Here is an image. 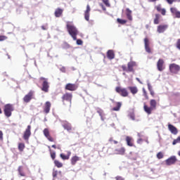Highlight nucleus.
Instances as JSON below:
<instances>
[{"label": "nucleus", "mask_w": 180, "mask_h": 180, "mask_svg": "<svg viewBox=\"0 0 180 180\" xmlns=\"http://www.w3.org/2000/svg\"><path fill=\"white\" fill-rule=\"evenodd\" d=\"M67 29L69 34L72 37L73 40H77V35L78 34V30L72 24L68 23Z\"/></svg>", "instance_id": "obj_1"}, {"label": "nucleus", "mask_w": 180, "mask_h": 180, "mask_svg": "<svg viewBox=\"0 0 180 180\" xmlns=\"http://www.w3.org/2000/svg\"><path fill=\"white\" fill-rule=\"evenodd\" d=\"M4 115L6 117H11L12 116V112H13V105L11 104H7L4 106Z\"/></svg>", "instance_id": "obj_2"}, {"label": "nucleus", "mask_w": 180, "mask_h": 180, "mask_svg": "<svg viewBox=\"0 0 180 180\" xmlns=\"http://www.w3.org/2000/svg\"><path fill=\"white\" fill-rule=\"evenodd\" d=\"M169 70L171 74H178L180 72V66L176 63H171L169 65Z\"/></svg>", "instance_id": "obj_3"}, {"label": "nucleus", "mask_w": 180, "mask_h": 180, "mask_svg": "<svg viewBox=\"0 0 180 180\" xmlns=\"http://www.w3.org/2000/svg\"><path fill=\"white\" fill-rule=\"evenodd\" d=\"M40 81H42V88L41 91L44 92H49V88H50V85H49V82L47 79L44 77H40Z\"/></svg>", "instance_id": "obj_4"}, {"label": "nucleus", "mask_w": 180, "mask_h": 180, "mask_svg": "<svg viewBox=\"0 0 180 180\" xmlns=\"http://www.w3.org/2000/svg\"><path fill=\"white\" fill-rule=\"evenodd\" d=\"M176 161H178V159H176V156H171L170 158L165 160L166 165H174V164H175Z\"/></svg>", "instance_id": "obj_5"}, {"label": "nucleus", "mask_w": 180, "mask_h": 180, "mask_svg": "<svg viewBox=\"0 0 180 180\" xmlns=\"http://www.w3.org/2000/svg\"><path fill=\"white\" fill-rule=\"evenodd\" d=\"M134 67H137V63L135 61H130L127 64L128 72H134Z\"/></svg>", "instance_id": "obj_6"}, {"label": "nucleus", "mask_w": 180, "mask_h": 180, "mask_svg": "<svg viewBox=\"0 0 180 180\" xmlns=\"http://www.w3.org/2000/svg\"><path fill=\"white\" fill-rule=\"evenodd\" d=\"M32 129V127L30 125H28L25 131L24 132L23 139L24 140H29V137L32 135V132L30 131V129Z\"/></svg>", "instance_id": "obj_7"}, {"label": "nucleus", "mask_w": 180, "mask_h": 180, "mask_svg": "<svg viewBox=\"0 0 180 180\" xmlns=\"http://www.w3.org/2000/svg\"><path fill=\"white\" fill-rule=\"evenodd\" d=\"M116 92L120 94L122 96L126 97L129 95V92H127V89H122L120 87H117L115 89Z\"/></svg>", "instance_id": "obj_8"}, {"label": "nucleus", "mask_w": 180, "mask_h": 180, "mask_svg": "<svg viewBox=\"0 0 180 180\" xmlns=\"http://www.w3.org/2000/svg\"><path fill=\"white\" fill-rule=\"evenodd\" d=\"M43 133H44V136H45L46 139H47V140H49V141H54V139H53V137H51V135H50V131H49V129L45 128L43 130Z\"/></svg>", "instance_id": "obj_9"}, {"label": "nucleus", "mask_w": 180, "mask_h": 180, "mask_svg": "<svg viewBox=\"0 0 180 180\" xmlns=\"http://www.w3.org/2000/svg\"><path fill=\"white\" fill-rule=\"evenodd\" d=\"M34 94V91H30L27 95L25 96L23 98L24 102L26 103H29L30 101H32V98L33 96V94Z\"/></svg>", "instance_id": "obj_10"}, {"label": "nucleus", "mask_w": 180, "mask_h": 180, "mask_svg": "<svg viewBox=\"0 0 180 180\" xmlns=\"http://www.w3.org/2000/svg\"><path fill=\"white\" fill-rule=\"evenodd\" d=\"M157 68L158 71H164L165 70V66L164 65V60L159 59L157 63Z\"/></svg>", "instance_id": "obj_11"}, {"label": "nucleus", "mask_w": 180, "mask_h": 180, "mask_svg": "<svg viewBox=\"0 0 180 180\" xmlns=\"http://www.w3.org/2000/svg\"><path fill=\"white\" fill-rule=\"evenodd\" d=\"M78 88V86L77 84L69 83L66 84L65 89H68V91H77V89Z\"/></svg>", "instance_id": "obj_12"}, {"label": "nucleus", "mask_w": 180, "mask_h": 180, "mask_svg": "<svg viewBox=\"0 0 180 180\" xmlns=\"http://www.w3.org/2000/svg\"><path fill=\"white\" fill-rule=\"evenodd\" d=\"M168 29V25H160L158 26L157 32L159 33H164Z\"/></svg>", "instance_id": "obj_13"}, {"label": "nucleus", "mask_w": 180, "mask_h": 180, "mask_svg": "<svg viewBox=\"0 0 180 180\" xmlns=\"http://www.w3.org/2000/svg\"><path fill=\"white\" fill-rule=\"evenodd\" d=\"M144 44H145V49L147 53H151V49H150V40L148 38L144 39Z\"/></svg>", "instance_id": "obj_14"}, {"label": "nucleus", "mask_w": 180, "mask_h": 180, "mask_svg": "<svg viewBox=\"0 0 180 180\" xmlns=\"http://www.w3.org/2000/svg\"><path fill=\"white\" fill-rule=\"evenodd\" d=\"M72 99V94L70 93H66L63 96V101H67L68 102H70L71 103V100Z\"/></svg>", "instance_id": "obj_15"}, {"label": "nucleus", "mask_w": 180, "mask_h": 180, "mask_svg": "<svg viewBox=\"0 0 180 180\" xmlns=\"http://www.w3.org/2000/svg\"><path fill=\"white\" fill-rule=\"evenodd\" d=\"M168 128L172 134H178V129H176V127H175L174 125L169 124L168 125Z\"/></svg>", "instance_id": "obj_16"}, {"label": "nucleus", "mask_w": 180, "mask_h": 180, "mask_svg": "<svg viewBox=\"0 0 180 180\" xmlns=\"http://www.w3.org/2000/svg\"><path fill=\"white\" fill-rule=\"evenodd\" d=\"M89 12H91V7L89 5L86 6V10L84 12V18L86 20H89Z\"/></svg>", "instance_id": "obj_17"}, {"label": "nucleus", "mask_w": 180, "mask_h": 180, "mask_svg": "<svg viewBox=\"0 0 180 180\" xmlns=\"http://www.w3.org/2000/svg\"><path fill=\"white\" fill-rule=\"evenodd\" d=\"M50 108H51V103L49 101H46L45 103V107H44L45 113L50 112Z\"/></svg>", "instance_id": "obj_18"}, {"label": "nucleus", "mask_w": 180, "mask_h": 180, "mask_svg": "<svg viewBox=\"0 0 180 180\" xmlns=\"http://www.w3.org/2000/svg\"><path fill=\"white\" fill-rule=\"evenodd\" d=\"M107 57L109 60H113L115 58V52L112 50H108L107 52Z\"/></svg>", "instance_id": "obj_19"}, {"label": "nucleus", "mask_w": 180, "mask_h": 180, "mask_svg": "<svg viewBox=\"0 0 180 180\" xmlns=\"http://www.w3.org/2000/svg\"><path fill=\"white\" fill-rule=\"evenodd\" d=\"M128 89H129L132 95H136V94L139 92V89H137V86H129Z\"/></svg>", "instance_id": "obj_20"}, {"label": "nucleus", "mask_w": 180, "mask_h": 180, "mask_svg": "<svg viewBox=\"0 0 180 180\" xmlns=\"http://www.w3.org/2000/svg\"><path fill=\"white\" fill-rule=\"evenodd\" d=\"M170 11L173 15H176V18H180V11H176V8H171Z\"/></svg>", "instance_id": "obj_21"}, {"label": "nucleus", "mask_w": 180, "mask_h": 180, "mask_svg": "<svg viewBox=\"0 0 180 180\" xmlns=\"http://www.w3.org/2000/svg\"><path fill=\"white\" fill-rule=\"evenodd\" d=\"M131 10H130L129 8H127L126 9V15H127V18L129 20H133V17L131 16Z\"/></svg>", "instance_id": "obj_22"}, {"label": "nucleus", "mask_w": 180, "mask_h": 180, "mask_svg": "<svg viewBox=\"0 0 180 180\" xmlns=\"http://www.w3.org/2000/svg\"><path fill=\"white\" fill-rule=\"evenodd\" d=\"M144 111L148 113V115H151V112H153V108L151 107L147 106V105L144 104L143 105Z\"/></svg>", "instance_id": "obj_23"}, {"label": "nucleus", "mask_w": 180, "mask_h": 180, "mask_svg": "<svg viewBox=\"0 0 180 180\" xmlns=\"http://www.w3.org/2000/svg\"><path fill=\"white\" fill-rule=\"evenodd\" d=\"M70 155H71V152L68 151L67 155H64V153H61L60 155V158H62V160H70Z\"/></svg>", "instance_id": "obj_24"}, {"label": "nucleus", "mask_w": 180, "mask_h": 180, "mask_svg": "<svg viewBox=\"0 0 180 180\" xmlns=\"http://www.w3.org/2000/svg\"><path fill=\"white\" fill-rule=\"evenodd\" d=\"M126 141H127V146H129V147H133V142H132L133 138H131L130 136H127Z\"/></svg>", "instance_id": "obj_25"}, {"label": "nucleus", "mask_w": 180, "mask_h": 180, "mask_svg": "<svg viewBox=\"0 0 180 180\" xmlns=\"http://www.w3.org/2000/svg\"><path fill=\"white\" fill-rule=\"evenodd\" d=\"M63 9L57 8L55 11V16H56V18H60V16H61V15H63Z\"/></svg>", "instance_id": "obj_26"}, {"label": "nucleus", "mask_w": 180, "mask_h": 180, "mask_svg": "<svg viewBox=\"0 0 180 180\" xmlns=\"http://www.w3.org/2000/svg\"><path fill=\"white\" fill-rule=\"evenodd\" d=\"M79 161V157L78 156H74L71 158V164L72 165H75L77 164V162Z\"/></svg>", "instance_id": "obj_27"}, {"label": "nucleus", "mask_w": 180, "mask_h": 180, "mask_svg": "<svg viewBox=\"0 0 180 180\" xmlns=\"http://www.w3.org/2000/svg\"><path fill=\"white\" fill-rule=\"evenodd\" d=\"M63 127L65 130H67L68 131H71V124L65 122V124H63Z\"/></svg>", "instance_id": "obj_28"}, {"label": "nucleus", "mask_w": 180, "mask_h": 180, "mask_svg": "<svg viewBox=\"0 0 180 180\" xmlns=\"http://www.w3.org/2000/svg\"><path fill=\"white\" fill-rule=\"evenodd\" d=\"M150 108L154 110L157 108V101L155 100H150Z\"/></svg>", "instance_id": "obj_29"}, {"label": "nucleus", "mask_w": 180, "mask_h": 180, "mask_svg": "<svg viewBox=\"0 0 180 180\" xmlns=\"http://www.w3.org/2000/svg\"><path fill=\"white\" fill-rule=\"evenodd\" d=\"M120 108H122V103L117 102V106L114 107L112 108V110H114L115 112H119V110H120Z\"/></svg>", "instance_id": "obj_30"}, {"label": "nucleus", "mask_w": 180, "mask_h": 180, "mask_svg": "<svg viewBox=\"0 0 180 180\" xmlns=\"http://www.w3.org/2000/svg\"><path fill=\"white\" fill-rule=\"evenodd\" d=\"M115 151L117 152V154H120V155H124L126 151V149H124V148H121L120 149H116Z\"/></svg>", "instance_id": "obj_31"}, {"label": "nucleus", "mask_w": 180, "mask_h": 180, "mask_svg": "<svg viewBox=\"0 0 180 180\" xmlns=\"http://www.w3.org/2000/svg\"><path fill=\"white\" fill-rule=\"evenodd\" d=\"M97 113H98L101 120L103 122L105 120V118H103V110H101V109L97 110Z\"/></svg>", "instance_id": "obj_32"}, {"label": "nucleus", "mask_w": 180, "mask_h": 180, "mask_svg": "<svg viewBox=\"0 0 180 180\" xmlns=\"http://www.w3.org/2000/svg\"><path fill=\"white\" fill-rule=\"evenodd\" d=\"M161 15L160 14H156L155 15V18L154 19V24L155 25H158L160 23V18Z\"/></svg>", "instance_id": "obj_33"}, {"label": "nucleus", "mask_w": 180, "mask_h": 180, "mask_svg": "<svg viewBox=\"0 0 180 180\" xmlns=\"http://www.w3.org/2000/svg\"><path fill=\"white\" fill-rule=\"evenodd\" d=\"M54 164L58 168H61L63 167V163L60 162L58 160H55Z\"/></svg>", "instance_id": "obj_34"}, {"label": "nucleus", "mask_w": 180, "mask_h": 180, "mask_svg": "<svg viewBox=\"0 0 180 180\" xmlns=\"http://www.w3.org/2000/svg\"><path fill=\"white\" fill-rule=\"evenodd\" d=\"M180 143V136L177 137L176 139H174L172 142V145L175 146L176 144Z\"/></svg>", "instance_id": "obj_35"}, {"label": "nucleus", "mask_w": 180, "mask_h": 180, "mask_svg": "<svg viewBox=\"0 0 180 180\" xmlns=\"http://www.w3.org/2000/svg\"><path fill=\"white\" fill-rule=\"evenodd\" d=\"M25 149V143H19L18 145V150L20 151H23V150Z\"/></svg>", "instance_id": "obj_36"}, {"label": "nucleus", "mask_w": 180, "mask_h": 180, "mask_svg": "<svg viewBox=\"0 0 180 180\" xmlns=\"http://www.w3.org/2000/svg\"><path fill=\"white\" fill-rule=\"evenodd\" d=\"M117 22H118V23H120L121 25H124V23H126V20H122L120 18H117Z\"/></svg>", "instance_id": "obj_37"}, {"label": "nucleus", "mask_w": 180, "mask_h": 180, "mask_svg": "<svg viewBox=\"0 0 180 180\" xmlns=\"http://www.w3.org/2000/svg\"><path fill=\"white\" fill-rule=\"evenodd\" d=\"M157 158H158V160H161V158H164V155L161 152H159L157 154Z\"/></svg>", "instance_id": "obj_38"}, {"label": "nucleus", "mask_w": 180, "mask_h": 180, "mask_svg": "<svg viewBox=\"0 0 180 180\" xmlns=\"http://www.w3.org/2000/svg\"><path fill=\"white\" fill-rule=\"evenodd\" d=\"M129 116L131 120H136V117L134 115V113L131 112V113H129Z\"/></svg>", "instance_id": "obj_39"}, {"label": "nucleus", "mask_w": 180, "mask_h": 180, "mask_svg": "<svg viewBox=\"0 0 180 180\" xmlns=\"http://www.w3.org/2000/svg\"><path fill=\"white\" fill-rule=\"evenodd\" d=\"M8 39V37L4 35H0V41H4V40H6Z\"/></svg>", "instance_id": "obj_40"}, {"label": "nucleus", "mask_w": 180, "mask_h": 180, "mask_svg": "<svg viewBox=\"0 0 180 180\" xmlns=\"http://www.w3.org/2000/svg\"><path fill=\"white\" fill-rule=\"evenodd\" d=\"M103 4H105V6H110V4H109V0H103Z\"/></svg>", "instance_id": "obj_41"}, {"label": "nucleus", "mask_w": 180, "mask_h": 180, "mask_svg": "<svg viewBox=\"0 0 180 180\" xmlns=\"http://www.w3.org/2000/svg\"><path fill=\"white\" fill-rule=\"evenodd\" d=\"M21 169H22V167L20 166V167H18V172H19V174H20V175L21 176H25V174H23V173H22Z\"/></svg>", "instance_id": "obj_42"}, {"label": "nucleus", "mask_w": 180, "mask_h": 180, "mask_svg": "<svg viewBox=\"0 0 180 180\" xmlns=\"http://www.w3.org/2000/svg\"><path fill=\"white\" fill-rule=\"evenodd\" d=\"M77 46H82V40L77 39Z\"/></svg>", "instance_id": "obj_43"}, {"label": "nucleus", "mask_w": 180, "mask_h": 180, "mask_svg": "<svg viewBox=\"0 0 180 180\" xmlns=\"http://www.w3.org/2000/svg\"><path fill=\"white\" fill-rule=\"evenodd\" d=\"M148 89L149 91H153V86H151V84L149 82H148Z\"/></svg>", "instance_id": "obj_44"}, {"label": "nucleus", "mask_w": 180, "mask_h": 180, "mask_svg": "<svg viewBox=\"0 0 180 180\" xmlns=\"http://www.w3.org/2000/svg\"><path fill=\"white\" fill-rule=\"evenodd\" d=\"M122 68L123 70V71H126L127 72H129V70H127V67H126V65H122Z\"/></svg>", "instance_id": "obj_45"}, {"label": "nucleus", "mask_w": 180, "mask_h": 180, "mask_svg": "<svg viewBox=\"0 0 180 180\" xmlns=\"http://www.w3.org/2000/svg\"><path fill=\"white\" fill-rule=\"evenodd\" d=\"M143 96H145V98H148L147 91H146V89L143 88Z\"/></svg>", "instance_id": "obj_46"}, {"label": "nucleus", "mask_w": 180, "mask_h": 180, "mask_svg": "<svg viewBox=\"0 0 180 180\" xmlns=\"http://www.w3.org/2000/svg\"><path fill=\"white\" fill-rule=\"evenodd\" d=\"M162 15H165V13H166V11H165V8H162L161 11H160Z\"/></svg>", "instance_id": "obj_47"}, {"label": "nucleus", "mask_w": 180, "mask_h": 180, "mask_svg": "<svg viewBox=\"0 0 180 180\" xmlns=\"http://www.w3.org/2000/svg\"><path fill=\"white\" fill-rule=\"evenodd\" d=\"M142 142H143V139H142L141 138H139V139L137 140L138 144H141Z\"/></svg>", "instance_id": "obj_48"}, {"label": "nucleus", "mask_w": 180, "mask_h": 180, "mask_svg": "<svg viewBox=\"0 0 180 180\" xmlns=\"http://www.w3.org/2000/svg\"><path fill=\"white\" fill-rule=\"evenodd\" d=\"M4 139V133H2V131H0V140H2Z\"/></svg>", "instance_id": "obj_49"}, {"label": "nucleus", "mask_w": 180, "mask_h": 180, "mask_svg": "<svg viewBox=\"0 0 180 180\" xmlns=\"http://www.w3.org/2000/svg\"><path fill=\"white\" fill-rule=\"evenodd\" d=\"M51 157L52 160H54V158H56V153L51 154Z\"/></svg>", "instance_id": "obj_50"}, {"label": "nucleus", "mask_w": 180, "mask_h": 180, "mask_svg": "<svg viewBox=\"0 0 180 180\" xmlns=\"http://www.w3.org/2000/svg\"><path fill=\"white\" fill-rule=\"evenodd\" d=\"M162 10V9H161V6H157V11H158V12H161Z\"/></svg>", "instance_id": "obj_51"}, {"label": "nucleus", "mask_w": 180, "mask_h": 180, "mask_svg": "<svg viewBox=\"0 0 180 180\" xmlns=\"http://www.w3.org/2000/svg\"><path fill=\"white\" fill-rule=\"evenodd\" d=\"M167 2H168L169 5H172V4L174 2V0H167Z\"/></svg>", "instance_id": "obj_52"}, {"label": "nucleus", "mask_w": 180, "mask_h": 180, "mask_svg": "<svg viewBox=\"0 0 180 180\" xmlns=\"http://www.w3.org/2000/svg\"><path fill=\"white\" fill-rule=\"evenodd\" d=\"M116 179H117V180H124V179H123V178L121 177V176H117V177H116Z\"/></svg>", "instance_id": "obj_53"}, {"label": "nucleus", "mask_w": 180, "mask_h": 180, "mask_svg": "<svg viewBox=\"0 0 180 180\" xmlns=\"http://www.w3.org/2000/svg\"><path fill=\"white\" fill-rule=\"evenodd\" d=\"M150 95H152V96H154V91L153 90H150L149 91Z\"/></svg>", "instance_id": "obj_54"}, {"label": "nucleus", "mask_w": 180, "mask_h": 180, "mask_svg": "<svg viewBox=\"0 0 180 180\" xmlns=\"http://www.w3.org/2000/svg\"><path fill=\"white\" fill-rule=\"evenodd\" d=\"M101 6L103 11H106V8H105V6H103V4H101Z\"/></svg>", "instance_id": "obj_55"}, {"label": "nucleus", "mask_w": 180, "mask_h": 180, "mask_svg": "<svg viewBox=\"0 0 180 180\" xmlns=\"http://www.w3.org/2000/svg\"><path fill=\"white\" fill-rule=\"evenodd\" d=\"M136 81H138V82L139 84H143V82H141V81L140 80V79L139 77H136Z\"/></svg>", "instance_id": "obj_56"}, {"label": "nucleus", "mask_w": 180, "mask_h": 180, "mask_svg": "<svg viewBox=\"0 0 180 180\" xmlns=\"http://www.w3.org/2000/svg\"><path fill=\"white\" fill-rule=\"evenodd\" d=\"M60 71H61L62 72H65V68H60Z\"/></svg>", "instance_id": "obj_57"}, {"label": "nucleus", "mask_w": 180, "mask_h": 180, "mask_svg": "<svg viewBox=\"0 0 180 180\" xmlns=\"http://www.w3.org/2000/svg\"><path fill=\"white\" fill-rule=\"evenodd\" d=\"M65 45L66 46V49H70V45L68 44H65Z\"/></svg>", "instance_id": "obj_58"}, {"label": "nucleus", "mask_w": 180, "mask_h": 180, "mask_svg": "<svg viewBox=\"0 0 180 180\" xmlns=\"http://www.w3.org/2000/svg\"><path fill=\"white\" fill-rule=\"evenodd\" d=\"M53 176L54 178H56V176H57V173H56V172L53 173Z\"/></svg>", "instance_id": "obj_59"}, {"label": "nucleus", "mask_w": 180, "mask_h": 180, "mask_svg": "<svg viewBox=\"0 0 180 180\" xmlns=\"http://www.w3.org/2000/svg\"><path fill=\"white\" fill-rule=\"evenodd\" d=\"M158 0H149V2H157Z\"/></svg>", "instance_id": "obj_60"}, {"label": "nucleus", "mask_w": 180, "mask_h": 180, "mask_svg": "<svg viewBox=\"0 0 180 180\" xmlns=\"http://www.w3.org/2000/svg\"><path fill=\"white\" fill-rule=\"evenodd\" d=\"M115 140H113V138H110V139H109V141H110V142H113Z\"/></svg>", "instance_id": "obj_61"}, {"label": "nucleus", "mask_w": 180, "mask_h": 180, "mask_svg": "<svg viewBox=\"0 0 180 180\" xmlns=\"http://www.w3.org/2000/svg\"><path fill=\"white\" fill-rule=\"evenodd\" d=\"M112 142L114 143V144H117V141H113Z\"/></svg>", "instance_id": "obj_62"}, {"label": "nucleus", "mask_w": 180, "mask_h": 180, "mask_svg": "<svg viewBox=\"0 0 180 180\" xmlns=\"http://www.w3.org/2000/svg\"><path fill=\"white\" fill-rule=\"evenodd\" d=\"M52 148H56V145H53V146H52Z\"/></svg>", "instance_id": "obj_63"}, {"label": "nucleus", "mask_w": 180, "mask_h": 180, "mask_svg": "<svg viewBox=\"0 0 180 180\" xmlns=\"http://www.w3.org/2000/svg\"><path fill=\"white\" fill-rule=\"evenodd\" d=\"M41 28L43 29V30H46V28H44V26H42Z\"/></svg>", "instance_id": "obj_64"}]
</instances>
